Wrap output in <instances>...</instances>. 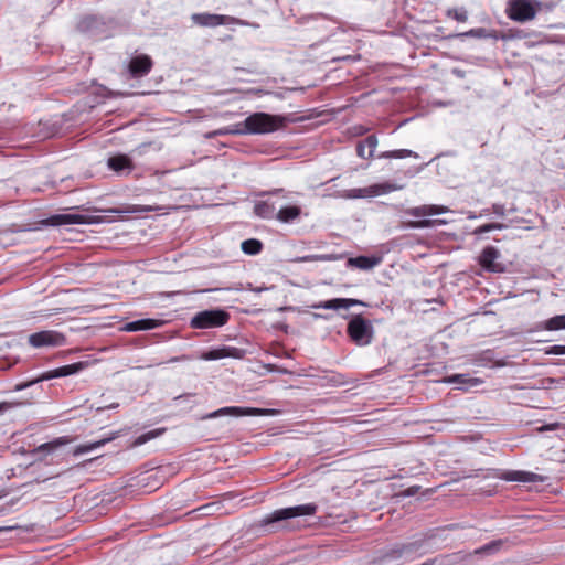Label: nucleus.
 I'll return each instance as SVG.
<instances>
[{
	"label": "nucleus",
	"mask_w": 565,
	"mask_h": 565,
	"mask_svg": "<svg viewBox=\"0 0 565 565\" xmlns=\"http://www.w3.org/2000/svg\"><path fill=\"white\" fill-rule=\"evenodd\" d=\"M286 122L287 118L281 115L259 111L249 115L244 121L231 125L226 132L232 135H265L281 129Z\"/></svg>",
	"instance_id": "f257e3e1"
},
{
	"label": "nucleus",
	"mask_w": 565,
	"mask_h": 565,
	"mask_svg": "<svg viewBox=\"0 0 565 565\" xmlns=\"http://www.w3.org/2000/svg\"><path fill=\"white\" fill-rule=\"evenodd\" d=\"M542 7L539 0H508L504 12L510 20L524 23L534 20Z\"/></svg>",
	"instance_id": "f03ea898"
},
{
	"label": "nucleus",
	"mask_w": 565,
	"mask_h": 565,
	"mask_svg": "<svg viewBox=\"0 0 565 565\" xmlns=\"http://www.w3.org/2000/svg\"><path fill=\"white\" fill-rule=\"evenodd\" d=\"M349 339L356 345H369L374 338L372 322L358 313L352 316L347 326Z\"/></svg>",
	"instance_id": "7ed1b4c3"
},
{
	"label": "nucleus",
	"mask_w": 565,
	"mask_h": 565,
	"mask_svg": "<svg viewBox=\"0 0 565 565\" xmlns=\"http://www.w3.org/2000/svg\"><path fill=\"white\" fill-rule=\"evenodd\" d=\"M230 313L223 309H211L198 312L190 322L193 329H210L226 324Z\"/></svg>",
	"instance_id": "20e7f679"
},
{
	"label": "nucleus",
	"mask_w": 565,
	"mask_h": 565,
	"mask_svg": "<svg viewBox=\"0 0 565 565\" xmlns=\"http://www.w3.org/2000/svg\"><path fill=\"white\" fill-rule=\"evenodd\" d=\"M317 510L318 505L316 503H306L296 507L282 508L268 514L264 519L263 523L265 525H269L271 523L287 521L297 516L313 515L317 513Z\"/></svg>",
	"instance_id": "39448f33"
},
{
	"label": "nucleus",
	"mask_w": 565,
	"mask_h": 565,
	"mask_svg": "<svg viewBox=\"0 0 565 565\" xmlns=\"http://www.w3.org/2000/svg\"><path fill=\"white\" fill-rule=\"evenodd\" d=\"M28 342L33 348L62 347L66 344V337L55 330H43L30 334Z\"/></svg>",
	"instance_id": "423d86ee"
},
{
	"label": "nucleus",
	"mask_w": 565,
	"mask_h": 565,
	"mask_svg": "<svg viewBox=\"0 0 565 565\" xmlns=\"http://www.w3.org/2000/svg\"><path fill=\"white\" fill-rule=\"evenodd\" d=\"M274 411L271 409H265V408H256V407H238V406H227L222 407L215 412H212L207 415H205L203 418H216L224 415L230 416H265L271 414Z\"/></svg>",
	"instance_id": "0eeeda50"
},
{
	"label": "nucleus",
	"mask_w": 565,
	"mask_h": 565,
	"mask_svg": "<svg viewBox=\"0 0 565 565\" xmlns=\"http://www.w3.org/2000/svg\"><path fill=\"white\" fill-rule=\"evenodd\" d=\"M499 257L500 253L495 247L487 246L479 256V265L487 271L502 273L504 267L502 264L497 262Z\"/></svg>",
	"instance_id": "6e6552de"
},
{
	"label": "nucleus",
	"mask_w": 565,
	"mask_h": 565,
	"mask_svg": "<svg viewBox=\"0 0 565 565\" xmlns=\"http://www.w3.org/2000/svg\"><path fill=\"white\" fill-rule=\"evenodd\" d=\"M153 67L152 58L147 54L134 56L129 64L128 71L131 77L139 78L148 75Z\"/></svg>",
	"instance_id": "1a4fd4ad"
},
{
	"label": "nucleus",
	"mask_w": 565,
	"mask_h": 565,
	"mask_svg": "<svg viewBox=\"0 0 565 565\" xmlns=\"http://www.w3.org/2000/svg\"><path fill=\"white\" fill-rule=\"evenodd\" d=\"M192 21L200 26H218L228 24L235 21L234 18L228 15L215 14V13H194L191 17Z\"/></svg>",
	"instance_id": "9d476101"
},
{
	"label": "nucleus",
	"mask_w": 565,
	"mask_h": 565,
	"mask_svg": "<svg viewBox=\"0 0 565 565\" xmlns=\"http://www.w3.org/2000/svg\"><path fill=\"white\" fill-rule=\"evenodd\" d=\"M85 364L83 362H77L68 365H64L54 370H50L45 373H43L40 377H38L33 383L40 382V381H46L55 377H64L72 374H75L84 369ZM32 384V382L30 383Z\"/></svg>",
	"instance_id": "9b49d317"
},
{
	"label": "nucleus",
	"mask_w": 565,
	"mask_h": 565,
	"mask_svg": "<svg viewBox=\"0 0 565 565\" xmlns=\"http://www.w3.org/2000/svg\"><path fill=\"white\" fill-rule=\"evenodd\" d=\"M354 306H365V303L359 299L353 298H333L326 301H320L318 303L312 305L315 309H349Z\"/></svg>",
	"instance_id": "f8f14e48"
},
{
	"label": "nucleus",
	"mask_w": 565,
	"mask_h": 565,
	"mask_svg": "<svg viewBox=\"0 0 565 565\" xmlns=\"http://www.w3.org/2000/svg\"><path fill=\"white\" fill-rule=\"evenodd\" d=\"M449 209L445 205H436V204H424L420 206H415L406 210V214L415 217H425L438 214L448 213Z\"/></svg>",
	"instance_id": "ddd939ff"
},
{
	"label": "nucleus",
	"mask_w": 565,
	"mask_h": 565,
	"mask_svg": "<svg viewBox=\"0 0 565 565\" xmlns=\"http://www.w3.org/2000/svg\"><path fill=\"white\" fill-rule=\"evenodd\" d=\"M500 479L510 481V482H536L542 481V478L529 471H520V470H508L503 471L500 476Z\"/></svg>",
	"instance_id": "4468645a"
},
{
	"label": "nucleus",
	"mask_w": 565,
	"mask_h": 565,
	"mask_svg": "<svg viewBox=\"0 0 565 565\" xmlns=\"http://www.w3.org/2000/svg\"><path fill=\"white\" fill-rule=\"evenodd\" d=\"M162 323L163 322L161 320L147 318L128 322L122 327V330L127 332L152 330L162 326Z\"/></svg>",
	"instance_id": "2eb2a0df"
},
{
	"label": "nucleus",
	"mask_w": 565,
	"mask_h": 565,
	"mask_svg": "<svg viewBox=\"0 0 565 565\" xmlns=\"http://www.w3.org/2000/svg\"><path fill=\"white\" fill-rule=\"evenodd\" d=\"M416 550L415 543L397 544L392 548L387 550L381 557V561H391L402 558L404 555L414 552Z\"/></svg>",
	"instance_id": "dca6fc26"
},
{
	"label": "nucleus",
	"mask_w": 565,
	"mask_h": 565,
	"mask_svg": "<svg viewBox=\"0 0 565 565\" xmlns=\"http://www.w3.org/2000/svg\"><path fill=\"white\" fill-rule=\"evenodd\" d=\"M107 164L113 171L117 173H121L125 170L131 171L134 169L131 159L126 154H117L110 157Z\"/></svg>",
	"instance_id": "f3484780"
},
{
	"label": "nucleus",
	"mask_w": 565,
	"mask_h": 565,
	"mask_svg": "<svg viewBox=\"0 0 565 565\" xmlns=\"http://www.w3.org/2000/svg\"><path fill=\"white\" fill-rule=\"evenodd\" d=\"M51 225L84 224L86 216L81 214H55L49 218Z\"/></svg>",
	"instance_id": "a211bd4d"
},
{
	"label": "nucleus",
	"mask_w": 565,
	"mask_h": 565,
	"mask_svg": "<svg viewBox=\"0 0 565 565\" xmlns=\"http://www.w3.org/2000/svg\"><path fill=\"white\" fill-rule=\"evenodd\" d=\"M301 214V209L297 205H288L281 207L277 214L276 218L281 223H290L297 220Z\"/></svg>",
	"instance_id": "6ab92c4d"
},
{
	"label": "nucleus",
	"mask_w": 565,
	"mask_h": 565,
	"mask_svg": "<svg viewBox=\"0 0 565 565\" xmlns=\"http://www.w3.org/2000/svg\"><path fill=\"white\" fill-rule=\"evenodd\" d=\"M441 382L448 384H469L471 386L480 385L483 381L479 377H470L468 374H452L445 376Z\"/></svg>",
	"instance_id": "aec40b11"
},
{
	"label": "nucleus",
	"mask_w": 565,
	"mask_h": 565,
	"mask_svg": "<svg viewBox=\"0 0 565 565\" xmlns=\"http://www.w3.org/2000/svg\"><path fill=\"white\" fill-rule=\"evenodd\" d=\"M254 213L262 218H273L277 214L275 204L267 201L257 202Z\"/></svg>",
	"instance_id": "412c9836"
},
{
	"label": "nucleus",
	"mask_w": 565,
	"mask_h": 565,
	"mask_svg": "<svg viewBox=\"0 0 565 565\" xmlns=\"http://www.w3.org/2000/svg\"><path fill=\"white\" fill-rule=\"evenodd\" d=\"M71 441H72V438H70L67 436H62L52 441L40 445L35 449V452H44V451L51 452V451L56 450L61 446L70 444Z\"/></svg>",
	"instance_id": "4be33fe9"
},
{
	"label": "nucleus",
	"mask_w": 565,
	"mask_h": 565,
	"mask_svg": "<svg viewBox=\"0 0 565 565\" xmlns=\"http://www.w3.org/2000/svg\"><path fill=\"white\" fill-rule=\"evenodd\" d=\"M466 556H461L460 553H454L445 556H439L430 559L422 565H454L459 561H462Z\"/></svg>",
	"instance_id": "5701e85b"
},
{
	"label": "nucleus",
	"mask_w": 565,
	"mask_h": 565,
	"mask_svg": "<svg viewBox=\"0 0 565 565\" xmlns=\"http://www.w3.org/2000/svg\"><path fill=\"white\" fill-rule=\"evenodd\" d=\"M418 158V154L412 150L408 149H397V150H390L384 151L379 154V158L383 159H405V158Z\"/></svg>",
	"instance_id": "b1692460"
},
{
	"label": "nucleus",
	"mask_w": 565,
	"mask_h": 565,
	"mask_svg": "<svg viewBox=\"0 0 565 565\" xmlns=\"http://www.w3.org/2000/svg\"><path fill=\"white\" fill-rule=\"evenodd\" d=\"M348 263L349 265L354 266L356 268L367 270L373 268L377 264V260L373 257L358 256L354 258H349Z\"/></svg>",
	"instance_id": "393cba45"
},
{
	"label": "nucleus",
	"mask_w": 565,
	"mask_h": 565,
	"mask_svg": "<svg viewBox=\"0 0 565 565\" xmlns=\"http://www.w3.org/2000/svg\"><path fill=\"white\" fill-rule=\"evenodd\" d=\"M237 349L235 348H221V349H214L210 350L209 352L203 354L204 360H218L227 356H236L234 352H236Z\"/></svg>",
	"instance_id": "a878e982"
},
{
	"label": "nucleus",
	"mask_w": 565,
	"mask_h": 565,
	"mask_svg": "<svg viewBox=\"0 0 565 565\" xmlns=\"http://www.w3.org/2000/svg\"><path fill=\"white\" fill-rule=\"evenodd\" d=\"M114 438H115V436L109 437V438H104V439H100V440H97V441H94V443H89V444L77 446L74 449L73 455L74 456H79L82 454H85V452L92 451L94 449H97V448L104 446L106 443L113 440Z\"/></svg>",
	"instance_id": "bb28decb"
},
{
	"label": "nucleus",
	"mask_w": 565,
	"mask_h": 565,
	"mask_svg": "<svg viewBox=\"0 0 565 565\" xmlns=\"http://www.w3.org/2000/svg\"><path fill=\"white\" fill-rule=\"evenodd\" d=\"M242 250L247 255H257L263 249V243L256 238H249L242 243Z\"/></svg>",
	"instance_id": "cd10ccee"
},
{
	"label": "nucleus",
	"mask_w": 565,
	"mask_h": 565,
	"mask_svg": "<svg viewBox=\"0 0 565 565\" xmlns=\"http://www.w3.org/2000/svg\"><path fill=\"white\" fill-rule=\"evenodd\" d=\"M543 329L556 331L565 329V315L554 316L543 322Z\"/></svg>",
	"instance_id": "c85d7f7f"
},
{
	"label": "nucleus",
	"mask_w": 565,
	"mask_h": 565,
	"mask_svg": "<svg viewBox=\"0 0 565 565\" xmlns=\"http://www.w3.org/2000/svg\"><path fill=\"white\" fill-rule=\"evenodd\" d=\"M447 222L445 220L424 218V220H418V221H409L406 223V226L411 227V228H427V227H433L435 225H444Z\"/></svg>",
	"instance_id": "c756f323"
},
{
	"label": "nucleus",
	"mask_w": 565,
	"mask_h": 565,
	"mask_svg": "<svg viewBox=\"0 0 565 565\" xmlns=\"http://www.w3.org/2000/svg\"><path fill=\"white\" fill-rule=\"evenodd\" d=\"M164 430L166 429L160 428V429H153V430L147 431V433L138 436L137 439L135 440L134 445L135 446L143 445V444L148 443L149 440L160 436Z\"/></svg>",
	"instance_id": "7c9ffc66"
},
{
	"label": "nucleus",
	"mask_w": 565,
	"mask_h": 565,
	"mask_svg": "<svg viewBox=\"0 0 565 565\" xmlns=\"http://www.w3.org/2000/svg\"><path fill=\"white\" fill-rule=\"evenodd\" d=\"M363 141L365 143V147L369 149L367 159H372L379 143L377 137L375 135H370Z\"/></svg>",
	"instance_id": "2f4dec72"
},
{
	"label": "nucleus",
	"mask_w": 565,
	"mask_h": 565,
	"mask_svg": "<svg viewBox=\"0 0 565 565\" xmlns=\"http://www.w3.org/2000/svg\"><path fill=\"white\" fill-rule=\"evenodd\" d=\"M501 540L492 541L489 544H486L475 551V554H486V553H492L494 551H498L500 546L502 545Z\"/></svg>",
	"instance_id": "473e14b6"
},
{
	"label": "nucleus",
	"mask_w": 565,
	"mask_h": 565,
	"mask_svg": "<svg viewBox=\"0 0 565 565\" xmlns=\"http://www.w3.org/2000/svg\"><path fill=\"white\" fill-rule=\"evenodd\" d=\"M447 15L449 18L455 19L458 22H466L467 19H468L467 11L463 10V9H460V10H458V9H449L447 11Z\"/></svg>",
	"instance_id": "72a5a7b5"
},
{
	"label": "nucleus",
	"mask_w": 565,
	"mask_h": 565,
	"mask_svg": "<svg viewBox=\"0 0 565 565\" xmlns=\"http://www.w3.org/2000/svg\"><path fill=\"white\" fill-rule=\"evenodd\" d=\"M503 227H504V225L501 223H488V224L478 226L475 230V234L480 235V234H483V233H487V232H490L493 230H502Z\"/></svg>",
	"instance_id": "f704fd0d"
},
{
	"label": "nucleus",
	"mask_w": 565,
	"mask_h": 565,
	"mask_svg": "<svg viewBox=\"0 0 565 565\" xmlns=\"http://www.w3.org/2000/svg\"><path fill=\"white\" fill-rule=\"evenodd\" d=\"M545 354L561 355L565 354V345L555 344L544 349Z\"/></svg>",
	"instance_id": "c9c22d12"
},
{
	"label": "nucleus",
	"mask_w": 565,
	"mask_h": 565,
	"mask_svg": "<svg viewBox=\"0 0 565 565\" xmlns=\"http://www.w3.org/2000/svg\"><path fill=\"white\" fill-rule=\"evenodd\" d=\"M356 154L360 158L367 159L366 147L363 140L359 141L356 145Z\"/></svg>",
	"instance_id": "e433bc0d"
},
{
	"label": "nucleus",
	"mask_w": 565,
	"mask_h": 565,
	"mask_svg": "<svg viewBox=\"0 0 565 565\" xmlns=\"http://www.w3.org/2000/svg\"><path fill=\"white\" fill-rule=\"evenodd\" d=\"M373 194H380L393 190L394 188L388 184L374 185L371 188Z\"/></svg>",
	"instance_id": "4c0bfd02"
},
{
	"label": "nucleus",
	"mask_w": 565,
	"mask_h": 565,
	"mask_svg": "<svg viewBox=\"0 0 565 565\" xmlns=\"http://www.w3.org/2000/svg\"><path fill=\"white\" fill-rule=\"evenodd\" d=\"M465 35H472V36H478V38L488 36L486 30L482 28L472 29L469 32L465 33Z\"/></svg>",
	"instance_id": "58836bf2"
},
{
	"label": "nucleus",
	"mask_w": 565,
	"mask_h": 565,
	"mask_svg": "<svg viewBox=\"0 0 565 565\" xmlns=\"http://www.w3.org/2000/svg\"><path fill=\"white\" fill-rule=\"evenodd\" d=\"M492 210H493V213H495L497 215H501V216L504 215V207H503V205L493 204Z\"/></svg>",
	"instance_id": "ea45409f"
},
{
	"label": "nucleus",
	"mask_w": 565,
	"mask_h": 565,
	"mask_svg": "<svg viewBox=\"0 0 565 565\" xmlns=\"http://www.w3.org/2000/svg\"><path fill=\"white\" fill-rule=\"evenodd\" d=\"M12 529H14V526L0 527V532L1 531H9V530H12Z\"/></svg>",
	"instance_id": "a19ab883"
},
{
	"label": "nucleus",
	"mask_w": 565,
	"mask_h": 565,
	"mask_svg": "<svg viewBox=\"0 0 565 565\" xmlns=\"http://www.w3.org/2000/svg\"><path fill=\"white\" fill-rule=\"evenodd\" d=\"M7 408V405L3 403V404H0V412L4 411Z\"/></svg>",
	"instance_id": "79ce46f5"
},
{
	"label": "nucleus",
	"mask_w": 565,
	"mask_h": 565,
	"mask_svg": "<svg viewBox=\"0 0 565 565\" xmlns=\"http://www.w3.org/2000/svg\"><path fill=\"white\" fill-rule=\"evenodd\" d=\"M361 191H362V190H358V192H359V193H358V194H353L352 196H353V198L362 196Z\"/></svg>",
	"instance_id": "37998d69"
},
{
	"label": "nucleus",
	"mask_w": 565,
	"mask_h": 565,
	"mask_svg": "<svg viewBox=\"0 0 565 565\" xmlns=\"http://www.w3.org/2000/svg\"><path fill=\"white\" fill-rule=\"evenodd\" d=\"M407 493H408V494H414V493H415V491H413V488H409V489L407 490Z\"/></svg>",
	"instance_id": "c03bdc74"
},
{
	"label": "nucleus",
	"mask_w": 565,
	"mask_h": 565,
	"mask_svg": "<svg viewBox=\"0 0 565 565\" xmlns=\"http://www.w3.org/2000/svg\"><path fill=\"white\" fill-rule=\"evenodd\" d=\"M30 384H25V385H22V386H18V390H22V388H25L26 386H29Z\"/></svg>",
	"instance_id": "a18cd8bd"
}]
</instances>
